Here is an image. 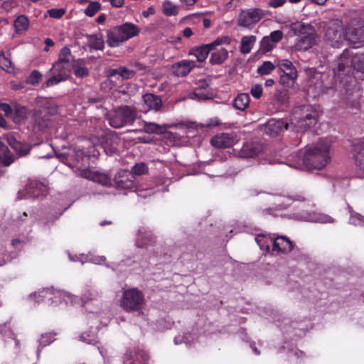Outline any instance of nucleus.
I'll return each mask as SVG.
<instances>
[{
    "mask_svg": "<svg viewBox=\"0 0 364 364\" xmlns=\"http://www.w3.org/2000/svg\"><path fill=\"white\" fill-rule=\"evenodd\" d=\"M48 190L46 185L38 181H31L26 187L18 191V199L37 198L46 194Z\"/></svg>",
    "mask_w": 364,
    "mask_h": 364,
    "instance_id": "obj_12",
    "label": "nucleus"
},
{
    "mask_svg": "<svg viewBox=\"0 0 364 364\" xmlns=\"http://www.w3.org/2000/svg\"><path fill=\"white\" fill-rule=\"evenodd\" d=\"M195 67V63L189 60H183L174 63L171 67L172 73L176 76L187 75Z\"/></svg>",
    "mask_w": 364,
    "mask_h": 364,
    "instance_id": "obj_20",
    "label": "nucleus"
},
{
    "mask_svg": "<svg viewBox=\"0 0 364 364\" xmlns=\"http://www.w3.org/2000/svg\"><path fill=\"white\" fill-rule=\"evenodd\" d=\"M317 117V111L311 105L296 107L289 119L291 129L297 132H304L316 124Z\"/></svg>",
    "mask_w": 364,
    "mask_h": 364,
    "instance_id": "obj_5",
    "label": "nucleus"
},
{
    "mask_svg": "<svg viewBox=\"0 0 364 364\" xmlns=\"http://www.w3.org/2000/svg\"><path fill=\"white\" fill-rule=\"evenodd\" d=\"M80 341L87 344H95L96 343V333L95 331H90L89 332H84L80 336Z\"/></svg>",
    "mask_w": 364,
    "mask_h": 364,
    "instance_id": "obj_45",
    "label": "nucleus"
},
{
    "mask_svg": "<svg viewBox=\"0 0 364 364\" xmlns=\"http://www.w3.org/2000/svg\"><path fill=\"white\" fill-rule=\"evenodd\" d=\"M28 18L24 15L18 16L14 21V28L17 33L26 31L28 28Z\"/></svg>",
    "mask_w": 364,
    "mask_h": 364,
    "instance_id": "obj_37",
    "label": "nucleus"
},
{
    "mask_svg": "<svg viewBox=\"0 0 364 364\" xmlns=\"http://www.w3.org/2000/svg\"><path fill=\"white\" fill-rule=\"evenodd\" d=\"M87 45L95 50H103L105 47L104 40L100 36L90 35L87 36Z\"/></svg>",
    "mask_w": 364,
    "mask_h": 364,
    "instance_id": "obj_34",
    "label": "nucleus"
},
{
    "mask_svg": "<svg viewBox=\"0 0 364 364\" xmlns=\"http://www.w3.org/2000/svg\"><path fill=\"white\" fill-rule=\"evenodd\" d=\"M153 191L151 189H143L137 191V195L141 198H146L148 196L153 194Z\"/></svg>",
    "mask_w": 364,
    "mask_h": 364,
    "instance_id": "obj_61",
    "label": "nucleus"
},
{
    "mask_svg": "<svg viewBox=\"0 0 364 364\" xmlns=\"http://www.w3.org/2000/svg\"><path fill=\"white\" fill-rule=\"evenodd\" d=\"M228 53L224 49H220L211 54L210 62L212 64L219 65L223 63L228 58Z\"/></svg>",
    "mask_w": 364,
    "mask_h": 364,
    "instance_id": "obj_35",
    "label": "nucleus"
},
{
    "mask_svg": "<svg viewBox=\"0 0 364 364\" xmlns=\"http://www.w3.org/2000/svg\"><path fill=\"white\" fill-rule=\"evenodd\" d=\"M257 38L255 36H245L241 39L240 50L243 54L250 53L255 44Z\"/></svg>",
    "mask_w": 364,
    "mask_h": 364,
    "instance_id": "obj_31",
    "label": "nucleus"
},
{
    "mask_svg": "<svg viewBox=\"0 0 364 364\" xmlns=\"http://www.w3.org/2000/svg\"><path fill=\"white\" fill-rule=\"evenodd\" d=\"M267 200L274 205L278 209H283L288 207L291 199L280 195H267Z\"/></svg>",
    "mask_w": 364,
    "mask_h": 364,
    "instance_id": "obj_26",
    "label": "nucleus"
},
{
    "mask_svg": "<svg viewBox=\"0 0 364 364\" xmlns=\"http://www.w3.org/2000/svg\"><path fill=\"white\" fill-rule=\"evenodd\" d=\"M97 296V292L93 291H89L86 292L84 294L83 297L80 299V301L83 303L84 306H85V309L88 313L87 316L90 318H96L98 317L99 314L101 312V309L99 307H97L96 309L92 310V306L94 304L89 302L90 301H92L93 300H95V302H97V300H95ZM79 301H80V299L78 298V300H77L73 304H75Z\"/></svg>",
    "mask_w": 364,
    "mask_h": 364,
    "instance_id": "obj_16",
    "label": "nucleus"
},
{
    "mask_svg": "<svg viewBox=\"0 0 364 364\" xmlns=\"http://www.w3.org/2000/svg\"><path fill=\"white\" fill-rule=\"evenodd\" d=\"M132 171L134 175L141 176L147 172V167L144 163L136 164L132 167Z\"/></svg>",
    "mask_w": 364,
    "mask_h": 364,
    "instance_id": "obj_51",
    "label": "nucleus"
},
{
    "mask_svg": "<svg viewBox=\"0 0 364 364\" xmlns=\"http://www.w3.org/2000/svg\"><path fill=\"white\" fill-rule=\"evenodd\" d=\"M134 76V70L130 68V65L128 68L120 67L119 68V77L122 80H128Z\"/></svg>",
    "mask_w": 364,
    "mask_h": 364,
    "instance_id": "obj_49",
    "label": "nucleus"
},
{
    "mask_svg": "<svg viewBox=\"0 0 364 364\" xmlns=\"http://www.w3.org/2000/svg\"><path fill=\"white\" fill-rule=\"evenodd\" d=\"M268 38H271L273 43H279L283 38V33L282 31L277 30L270 33L269 36H267Z\"/></svg>",
    "mask_w": 364,
    "mask_h": 364,
    "instance_id": "obj_54",
    "label": "nucleus"
},
{
    "mask_svg": "<svg viewBox=\"0 0 364 364\" xmlns=\"http://www.w3.org/2000/svg\"><path fill=\"white\" fill-rule=\"evenodd\" d=\"M275 69L274 65L270 61H264L257 68V73L260 75H267L270 74Z\"/></svg>",
    "mask_w": 364,
    "mask_h": 364,
    "instance_id": "obj_43",
    "label": "nucleus"
},
{
    "mask_svg": "<svg viewBox=\"0 0 364 364\" xmlns=\"http://www.w3.org/2000/svg\"><path fill=\"white\" fill-rule=\"evenodd\" d=\"M0 68L7 73H12L14 70L11 58L6 56L4 51L0 53Z\"/></svg>",
    "mask_w": 364,
    "mask_h": 364,
    "instance_id": "obj_38",
    "label": "nucleus"
},
{
    "mask_svg": "<svg viewBox=\"0 0 364 364\" xmlns=\"http://www.w3.org/2000/svg\"><path fill=\"white\" fill-rule=\"evenodd\" d=\"M143 101L147 109L158 110L161 106V99L153 94L148 93L144 95L143 96Z\"/></svg>",
    "mask_w": 364,
    "mask_h": 364,
    "instance_id": "obj_27",
    "label": "nucleus"
},
{
    "mask_svg": "<svg viewBox=\"0 0 364 364\" xmlns=\"http://www.w3.org/2000/svg\"><path fill=\"white\" fill-rule=\"evenodd\" d=\"M293 248L292 242L284 236H277L273 237L272 251L274 254L288 253Z\"/></svg>",
    "mask_w": 364,
    "mask_h": 364,
    "instance_id": "obj_17",
    "label": "nucleus"
},
{
    "mask_svg": "<svg viewBox=\"0 0 364 364\" xmlns=\"http://www.w3.org/2000/svg\"><path fill=\"white\" fill-rule=\"evenodd\" d=\"M265 16V11L260 9L242 10L237 19V25L244 28H250L258 23Z\"/></svg>",
    "mask_w": 364,
    "mask_h": 364,
    "instance_id": "obj_11",
    "label": "nucleus"
},
{
    "mask_svg": "<svg viewBox=\"0 0 364 364\" xmlns=\"http://www.w3.org/2000/svg\"><path fill=\"white\" fill-rule=\"evenodd\" d=\"M262 87L259 84L253 85L250 90L251 95L256 99H259L262 95Z\"/></svg>",
    "mask_w": 364,
    "mask_h": 364,
    "instance_id": "obj_56",
    "label": "nucleus"
},
{
    "mask_svg": "<svg viewBox=\"0 0 364 364\" xmlns=\"http://www.w3.org/2000/svg\"><path fill=\"white\" fill-rule=\"evenodd\" d=\"M277 66L279 67L284 74L289 73V76L292 77H297V71L292 63L287 59L279 60Z\"/></svg>",
    "mask_w": 364,
    "mask_h": 364,
    "instance_id": "obj_28",
    "label": "nucleus"
},
{
    "mask_svg": "<svg viewBox=\"0 0 364 364\" xmlns=\"http://www.w3.org/2000/svg\"><path fill=\"white\" fill-rule=\"evenodd\" d=\"M140 28L132 23H124L107 31V43L110 47H117L123 42L136 36Z\"/></svg>",
    "mask_w": 364,
    "mask_h": 364,
    "instance_id": "obj_6",
    "label": "nucleus"
},
{
    "mask_svg": "<svg viewBox=\"0 0 364 364\" xmlns=\"http://www.w3.org/2000/svg\"><path fill=\"white\" fill-rule=\"evenodd\" d=\"M352 70L360 74L358 78L364 79V53L355 54L350 50H345L334 68L335 76L343 81V77L348 76Z\"/></svg>",
    "mask_w": 364,
    "mask_h": 364,
    "instance_id": "obj_2",
    "label": "nucleus"
},
{
    "mask_svg": "<svg viewBox=\"0 0 364 364\" xmlns=\"http://www.w3.org/2000/svg\"><path fill=\"white\" fill-rule=\"evenodd\" d=\"M14 161V156L8 147L0 141V166H7Z\"/></svg>",
    "mask_w": 364,
    "mask_h": 364,
    "instance_id": "obj_29",
    "label": "nucleus"
},
{
    "mask_svg": "<svg viewBox=\"0 0 364 364\" xmlns=\"http://www.w3.org/2000/svg\"><path fill=\"white\" fill-rule=\"evenodd\" d=\"M5 139L19 156L27 154L31 149L29 145L18 141L12 135H6Z\"/></svg>",
    "mask_w": 364,
    "mask_h": 364,
    "instance_id": "obj_23",
    "label": "nucleus"
},
{
    "mask_svg": "<svg viewBox=\"0 0 364 364\" xmlns=\"http://www.w3.org/2000/svg\"><path fill=\"white\" fill-rule=\"evenodd\" d=\"M154 242V240L150 232L146 229L141 228L138 230V237L136 245L138 247H148Z\"/></svg>",
    "mask_w": 364,
    "mask_h": 364,
    "instance_id": "obj_25",
    "label": "nucleus"
},
{
    "mask_svg": "<svg viewBox=\"0 0 364 364\" xmlns=\"http://www.w3.org/2000/svg\"><path fill=\"white\" fill-rule=\"evenodd\" d=\"M328 40L334 47H339L343 41L346 39L355 48L359 47L358 44L364 42V22L352 21L346 29L345 37L341 31L328 29L326 32Z\"/></svg>",
    "mask_w": 364,
    "mask_h": 364,
    "instance_id": "obj_4",
    "label": "nucleus"
},
{
    "mask_svg": "<svg viewBox=\"0 0 364 364\" xmlns=\"http://www.w3.org/2000/svg\"><path fill=\"white\" fill-rule=\"evenodd\" d=\"M161 11L166 16H176L179 13V6L170 0H165L161 5Z\"/></svg>",
    "mask_w": 364,
    "mask_h": 364,
    "instance_id": "obj_32",
    "label": "nucleus"
},
{
    "mask_svg": "<svg viewBox=\"0 0 364 364\" xmlns=\"http://www.w3.org/2000/svg\"><path fill=\"white\" fill-rule=\"evenodd\" d=\"M130 178L128 176H122L121 179H117V186L119 188H124V189H132L134 188V182L133 180L134 176L132 175H130Z\"/></svg>",
    "mask_w": 364,
    "mask_h": 364,
    "instance_id": "obj_41",
    "label": "nucleus"
},
{
    "mask_svg": "<svg viewBox=\"0 0 364 364\" xmlns=\"http://www.w3.org/2000/svg\"><path fill=\"white\" fill-rule=\"evenodd\" d=\"M354 157L358 168L364 171V141H360L354 144ZM360 177H364V173Z\"/></svg>",
    "mask_w": 364,
    "mask_h": 364,
    "instance_id": "obj_24",
    "label": "nucleus"
},
{
    "mask_svg": "<svg viewBox=\"0 0 364 364\" xmlns=\"http://www.w3.org/2000/svg\"><path fill=\"white\" fill-rule=\"evenodd\" d=\"M41 77L42 75L40 72H38V70H33L29 75L27 80V82L32 85L38 84L41 80Z\"/></svg>",
    "mask_w": 364,
    "mask_h": 364,
    "instance_id": "obj_52",
    "label": "nucleus"
},
{
    "mask_svg": "<svg viewBox=\"0 0 364 364\" xmlns=\"http://www.w3.org/2000/svg\"><path fill=\"white\" fill-rule=\"evenodd\" d=\"M287 0H270L269 1V5L273 8H278L283 6Z\"/></svg>",
    "mask_w": 364,
    "mask_h": 364,
    "instance_id": "obj_60",
    "label": "nucleus"
},
{
    "mask_svg": "<svg viewBox=\"0 0 364 364\" xmlns=\"http://www.w3.org/2000/svg\"><path fill=\"white\" fill-rule=\"evenodd\" d=\"M0 110L4 112L6 116H11L13 112L11 107L6 103L0 104Z\"/></svg>",
    "mask_w": 364,
    "mask_h": 364,
    "instance_id": "obj_58",
    "label": "nucleus"
},
{
    "mask_svg": "<svg viewBox=\"0 0 364 364\" xmlns=\"http://www.w3.org/2000/svg\"><path fill=\"white\" fill-rule=\"evenodd\" d=\"M70 70V65L60 62L54 63L48 73V75L50 74V77L47 80L46 86L51 87L67 80Z\"/></svg>",
    "mask_w": 364,
    "mask_h": 364,
    "instance_id": "obj_10",
    "label": "nucleus"
},
{
    "mask_svg": "<svg viewBox=\"0 0 364 364\" xmlns=\"http://www.w3.org/2000/svg\"><path fill=\"white\" fill-rule=\"evenodd\" d=\"M105 1H109L115 8H121L124 4V0H105Z\"/></svg>",
    "mask_w": 364,
    "mask_h": 364,
    "instance_id": "obj_62",
    "label": "nucleus"
},
{
    "mask_svg": "<svg viewBox=\"0 0 364 364\" xmlns=\"http://www.w3.org/2000/svg\"><path fill=\"white\" fill-rule=\"evenodd\" d=\"M31 299H36V302H41L45 300H52V302H57L58 301H63L66 304H73L78 297L71 294L67 291L62 290L54 291L50 289H45L38 293L35 292L30 295Z\"/></svg>",
    "mask_w": 364,
    "mask_h": 364,
    "instance_id": "obj_7",
    "label": "nucleus"
},
{
    "mask_svg": "<svg viewBox=\"0 0 364 364\" xmlns=\"http://www.w3.org/2000/svg\"><path fill=\"white\" fill-rule=\"evenodd\" d=\"M148 357L143 352L130 351L125 354V364H147Z\"/></svg>",
    "mask_w": 364,
    "mask_h": 364,
    "instance_id": "obj_22",
    "label": "nucleus"
},
{
    "mask_svg": "<svg viewBox=\"0 0 364 364\" xmlns=\"http://www.w3.org/2000/svg\"><path fill=\"white\" fill-rule=\"evenodd\" d=\"M66 10L63 8H53L48 10V14L50 17L54 18H60L65 14Z\"/></svg>",
    "mask_w": 364,
    "mask_h": 364,
    "instance_id": "obj_50",
    "label": "nucleus"
},
{
    "mask_svg": "<svg viewBox=\"0 0 364 364\" xmlns=\"http://www.w3.org/2000/svg\"><path fill=\"white\" fill-rule=\"evenodd\" d=\"M156 11L154 6H149L146 10L142 12V16L145 18L149 17L150 15L155 14Z\"/></svg>",
    "mask_w": 364,
    "mask_h": 364,
    "instance_id": "obj_64",
    "label": "nucleus"
},
{
    "mask_svg": "<svg viewBox=\"0 0 364 364\" xmlns=\"http://www.w3.org/2000/svg\"><path fill=\"white\" fill-rule=\"evenodd\" d=\"M102 9L100 2L94 1L89 3L88 6L84 11V14L88 17L94 16Z\"/></svg>",
    "mask_w": 364,
    "mask_h": 364,
    "instance_id": "obj_40",
    "label": "nucleus"
},
{
    "mask_svg": "<svg viewBox=\"0 0 364 364\" xmlns=\"http://www.w3.org/2000/svg\"><path fill=\"white\" fill-rule=\"evenodd\" d=\"M290 31L296 40L293 46L296 51H307L318 42V35L316 28L310 23L296 21L289 26Z\"/></svg>",
    "mask_w": 364,
    "mask_h": 364,
    "instance_id": "obj_1",
    "label": "nucleus"
},
{
    "mask_svg": "<svg viewBox=\"0 0 364 364\" xmlns=\"http://www.w3.org/2000/svg\"><path fill=\"white\" fill-rule=\"evenodd\" d=\"M120 304L127 311H139L144 304L143 294L134 288L124 290Z\"/></svg>",
    "mask_w": 364,
    "mask_h": 364,
    "instance_id": "obj_9",
    "label": "nucleus"
},
{
    "mask_svg": "<svg viewBox=\"0 0 364 364\" xmlns=\"http://www.w3.org/2000/svg\"><path fill=\"white\" fill-rule=\"evenodd\" d=\"M223 39H217L210 44H206L193 49L191 54L193 55L197 58L198 61L203 62L207 58L210 50H212L216 46L223 44Z\"/></svg>",
    "mask_w": 364,
    "mask_h": 364,
    "instance_id": "obj_19",
    "label": "nucleus"
},
{
    "mask_svg": "<svg viewBox=\"0 0 364 364\" xmlns=\"http://www.w3.org/2000/svg\"><path fill=\"white\" fill-rule=\"evenodd\" d=\"M288 129H291L289 122L283 119H271L267 122L264 132L267 135L274 136Z\"/></svg>",
    "mask_w": 364,
    "mask_h": 364,
    "instance_id": "obj_15",
    "label": "nucleus"
},
{
    "mask_svg": "<svg viewBox=\"0 0 364 364\" xmlns=\"http://www.w3.org/2000/svg\"><path fill=\"white\" fill-rule=\"evenodd\" d=\"M74 171L76 175L91 180L100 185L106 186L111 185V179L106 173L80 168H76Z\"/></svg>",
    "mask_w": 364,
    "mask_h": 364,
    "instance_id": "obj_13",
    "label": "nucleus"
},
{
    "mask_svg": "<svg viewBox=\"0 0 364 364\" xmlns=\"http://www.w3.org/2000/svg\"><path fill=\"white\" fill-rule=\"evenodd\" d=\"M296 78L297 77L291 78V77L289 76V73L283 74L280 77V83L289 87L294 83Z\"/></svg>",
    "mask_w": 364,
    "mask_h": 364,
    "instance_id": "obj_55",
    "label": "nucleus"
},
{
    "mask_svg": "<svg viewBox=\"0 0 364 364\" xmlns=\"http://www.w3.org/2000/svg\"><path fill=\"white\" fill-rule=\"evenodd\" d=\"M190 342L191 341L186 336L178 335L174 338V343L176 345H179L183 343H190Z\"/></svg>",
    "mask_w": 364,
    "mask_h": 364,
    "instance_id": "obj_57",
    "label": "nucleus"
},
{
    "mask_svg": "<svg viewBox=\"0 0 364 364\" xmlns=\"http://www.w3.org/2000/svg\"><path fill=\"white\" fill-rule=\"evenodd\" d=\"M349 212L350 213V217L349 219V223L354 225L363 226L364 225V217H363L359 213H355L349 208Z\"/></svg>",
    "mask_w": 364,
    "mask_h": 364,
    "instance_id": "obj_44",
    "label": "nucleus"
},
{
    "mask_svg": "<svg viewBox=\"0 0 364 364\" xmlns=\"http://www.w3.org/2000/svg\"><path fill=\"white\" fill-rule=\"evenodd\" d=\"M255 241L262 250L269 251L270 246L273 243V237L265 235H259L255 237Z\"/></svg>",
    "mask_w": 364,
    "mask_h": 364,
    "instance_id": "obj_36",
    "label": "nucleus"
},
{
    "mask_svg": "<svg viewBox=\"0 0 364 364\" xmlns=\"http://www.w3.org/2000/svg\"><path fill=\"white\" fill-rule=\"evenodd\" d=\"M296 220L311 223H331L334 219L326 214L319 212H302L295 216Z\"/></svg>",
    "mask_w": 364,
    "mask_h": 364,
    "instance_id": "obj_14",
    "label": "nucleus"
},
{
    "mask_svg": "<svg viewBox=\"0 0 364 364\" xmlns=\"http://www.w3.org/2000/svg\"><path fill=\"white\" fill-rule=\"evenodd\" d=\"M330 144L326 140L307 148L303 156V164L310 171L323 168L331 160Z\"/></svg>",
    "mask_w": 364,
    "mask_h": 364,
    "instance_id": "obj_3",
    "label": "nucleus"
},
{
    "mask_svg": "<svg viewBox=\"0 0 364 364\" xmlns=\"http://www.w3.org/2000/svg\"><path fill=\"white\" fill-rule=\"evenodd\" d=\"M219 124H220V122L219 119L217 117H214V118L210 119L208 121V123L206 124L203 125V127H216V126H218Z\"/></svg>",
    "mask_w": 364,
    "mask_h": 364,
    "instance_id": "obj_59",
    "label": "nucleus"
},
{
    "mask_svg": "<svg viewBox=\"0 0 364 364\" xmlns=\"http://www.w3.org/2000/svg\"><path fill=\"white\" fill-rule=\"evenodd\" d=\"M130 68L134 70L135 75L136 72L144 69V65L140 63L136 62L134 63L130 64Z\"/></svg>",
    "mask_w": 364,
    "mask_h": 364,
    "instance_id": "obj_63",
    "label": "nucleus"
},
{
    "mask_svg": "<svg viewBox=\"0 0 364 364\" xmlns=\"http://www.w3.org/2000/svg\"><path fill=\"white\" fill-rule=\"evenodd\" d=\"M250 100L248 94L240 93L235 98L232 105L236 109L244 111L248 107Z\"/></svg>",
    "mask_w": 364,
    "mask_h": 364,
    "instance_id": "obj_30",
    "label": "nucleus"
},
{
    "mask_svg": "<svg viewBox=\"0 0 364 364\" xmlns=\"http://www.w3.org/2000/svg\"><path fill=\"white\" fill-rule=\"evenodd\" d=\"M136 119V111L128 106H123L109 114V123L111 127L119 129L126 124H132Z\"/></svg>",
    "mask_w": 364,
    "mask_h": 364,
    "instance_id": "obj_8",
    "label": "nucleus"
},
{
    "mask_svg": "<svg viewBox=\"0 0 364 364\" xmlns=\"http://www.w3.org/2000/svg\"><path fill=\"white\" fill-rule=\"evenodd\" d=\"M274 47V43L271 41V38H268L267 36H264L262 38L260 42V49L263 52H269Z\"/></svg>",
    "mask_w": 364,
    "mask_h": 364,
    "instance_id": "obj_48",
    "label": "nucleus"
},
{
    "mask_svg": "<svg viewBox=\"0 0 364 364\" xmlns=\"http://www.w3.org/2000/svg\"><path fill=\"white\" fill-rule=\"evenodd\" d=\"M257 153V150L252 144H245L241 149L240 156L247 158L254 157Z\"/></svg>",
    "mask_w": 364,
    "mask_h": 364,
    "instance_id": "obj_42",
    "label": "nucleus"
},
{
    "mask_svg": "<svg viewBox=\"0 0 364 364\" xmlns=\"http://www.w3.org/2000/svg\"><path fill=\"white\" fill-rule=\"evenodd\" d=\"M71 58V51L68 47H64L60 50L59 58L56 62H60L70 65Z\"/></svg>",
    "mask_w": 364,
    "mask_h": 364,
    "instance_id": "obj_46",
    "label": "nucleus"
},
{
    "mask_svg": "<svg viewBox=\"0 0 364 364\" xmlns=\"http://www.w3.org/2000/svg\"><path fill=\"white\" fill-rule=\"evenodd\" d=\"M53 341L54 338L52 333H46L42 335L39 341V345L43 348L50 344Z\"/></svg>",
    "mask_w": 364,
    "mask_h": 364,
    "instance_id": "obj_53",
    "label": "nucleus"
},
{
    "mask_svg": "<svg viewBox=\"0 0 364 364\" xmlns=\"http://www.w3.org/2000/svg\"><path fill=\"white\" fill-rule=\"evenodd\" d=\"M69 258L70 261L73 262H80L82 264H84L85 262H91L95 264H103L106 258L104 256H93L92 255H85V254H80V255H72L69 254Z\"/></svg>",
    "mask_w": 364,
    "mask_h": 364,
    "instance_id": "obj_21",
    "label": "nucleus"
},
{
    "mask_svg": "<svg viewBox=\"0 0 364 364\" xmlns=\"http://www.w3.org/2000/svg\"><path fill=\"white\" fill-rule=\"evenodd\" d=\"M166 128V126H161L155 123L149 122L145 124V131L149 133H159Z\"/></svg>",
    "mask_w": 364,
    "mask_h": 364,
    "instance_id": "obj_47",
    "label": "nucleus"
},
{
    "mask_svg": "<svg viewBox=\"0 0 364 364\" xmlns=\"http://www.w3.org/2000/svg\"><path fill=\"white\" fill-rule=\"evenodd\" d=\"M28 117V111L25 107H16L11 118L16 124L24 122Z\"/></svg>",
    "mask_w": 364,
    "mask_h": 364,
    "instance_id": "obj_33",
    "label": "nucleus"
},
{
    "mask_svg": "<svg viewBox=\"0 0 364 364\" xmlns=\"http://www.w3.org/2000/svg\"><path fill=\"white\" fill-rule=\"evenodd\" d=\"M211 144L218 149H227L235 143L233 136L228 133H220L214 136L210 140Z\"/></svg>",
    "mask_w": 364,
    "mask_h": 364,
    "instance_id": "obj_18",
    "label": "nucleus"
},
{
    "mask_svg": "<svg viewBox=\"0 0 364 364\" xmlns=\"http://www.w3.org/2000/svg\"><path fill=\"white\" fill-rule=\"evenodd\" d=\"M74 73L77 77H84L87 76L89 74V70L85 66V63L83 60L77 61L73 66Z\"/></svg>",
    "mask_w": 364,
    "mask_h": 364,
    "instance_id": "obj_39",
    "label": "nucleus"
}]
</instances>
